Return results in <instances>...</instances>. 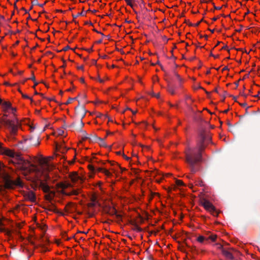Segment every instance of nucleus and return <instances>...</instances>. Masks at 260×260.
Segmentation results:
<instances>
[{
  "label": "nucleus",
  "mask_w": 260,
  "mask_h": 260,
  "mask_svg": "<svg viewBox=\"0 0 260 260\" xmlns=\"http://www.w3.org/2000/svg\"><path fill=\"white\" fill-rule=\"evenodd\" d=\"M54 168V166L47 162L46 158L42 160L38 166H30V173L34 177L33 181H40V187L44 192H48L50 187L44 181H47L49 179V173L52 171Z\"/></svg>",
  "instance_id": "nucleus-1"
},
{
  "label": "nucleus",
  "mask_w": 260,
  "mask_h": 260,
  "mask_svg": "<svg viewBox=\"0 0 260 260\" xmlns=\"http://www.w3.org/2000/svg\"><path fill=\"white\" fill-rule=\"evenodd\" d=\"M2 107L4 112L2 117L3 121L6 124L13 126V131H16L17 128L15 125L18 123L15 114L16 109L12 107L11 104L9 102L3 103Z\"/></svg>",
  "instance_id": "nucleus-2"
},
{
  "label": "nucleus",
  "mask_w": 260,
  "mask_h": 260,
  "mask_svg": "<svg viewBox=\"0 0 260 260\" xmlns=\"http://www.w3.org/2000/svg\"><path fill=\"white\" fill-rule=\"evenodd\" d=\"M203 149L202 144L196 147L188 148L185 151L187 162L192 165L200 161Z\"/></svg>",
  "instance_id": "nucleus-3"
},
{
  "label": "nucleus",
  "mask_w": 260,
  "mask_h": 260,
  "mask_svg": "<svg viewBox=\"0 0 260 260\" xmlns=\"http://www.w3.org/2000/svg\"><path fill=\"white\" fill-rule=\"evenodd\" d=\"M3 143L0 142L1 154L12 158L11 161L14 164H21L23 162V160L20 155L16 153L13 150L3 147Z\"/></svg>",
  "instance_id": "nucleus-4"
},
{
  "label": "nucleus",
  "mask_w": 260,
  "mask_h": 260,
  "mask_svg": "<svg viewBox=\"0 0 260 260\" xmlns=\"http://www.w3.org/2000/svg\"><path fill=\"white\" fill-rule=\"evenodd\" d=\"M4 187L7 189H14L16 187H22L23 183L19 177L16 179L8 174H6L3 176Z\"/></svg>",
  "instance_id": "nucleus-5"
},
{
  "label": "nucleus",
  "mask_w": 260,
  "mask_h": 260,
  "mask_svg": "<svg viewBox=\"0 0 260 260\" xmlns=\"http://www.w3.org/2000/svg\"><path fill=\"white\" fill-rule=\"evenodd\" d=\"M201 205L204 209L212 215L217 216L219 212L216 209L215 206L209 200L206 199H203L201 200Z\"/></svg>",
  "instance_id": "nucleus-6"
},
{
  "label": "nucleus",
  "mask_w": 260,
  "mask_h": 260,
  "mask_svg": "<svg viewBox=\"0 0 260 260\" xmlns=\"http://www.w3.org/2000/svg\"><path fill=\"white\" fill-rule=\"evenodd\" d=\"M30 229L34 231L35 234L38 233L40 231L41 235L43 236L47 230V226L44 223L40 224L37 223L36 226L35 227H31Z\"/></svg>",
  "instance_id": "nucleus-7"
},
{
  "label": "nucleus",
  "mask_w": 260,
  "mask_h": 260,
  "mask_svg": "<svg viewBox=\"0 0 260 260\" xmlns=\"http://www.w3.org/2000/svg\"><path fill=\"white\" fill-rule=\"evenodd\" d=\"M24 198L25 200L29 201L31 202H35L36 201L35 193L32 191H28L24 193Z\"/></svg>",
  "instance_id": "nucleus-8"
},
{
  "label": "nucleus",
  "mask_w": 260,
  "mask_h": 260,
  "mask_svg": "<svg viewBox=\"0 0 260 260\" xmlns=\"http://www.w3.org/2000/svg\"><path fill=\"white\" fill-rule=\"evenodd\" d=\"M111 171H113L112 169L108 170L105 168L102 173V174L105 176L107 181H109L108 179L111 178L113 176V174Z\"/></svg>",
  "instance_id": "nucleus-9"
},
{
  "label": "nucleus",
  "mask_w": 260,
  "mask_h": 260,
  "mask_svg": "<svg viewBox=\"0 0 260 260\" xmlns=\"http://www.w3.org/2000/svg\"><path fill=\"white\" fill-rule=\"evenodd\" d=\"M29 121H30V120L29 119H27V118L24 119L21 121V124L28 125L29 130H30V132H31L34 129L35 127L32 125L29 124Z\"/></svg>",
  "instance_id": "nucleus-10"
},
{
  "label": "nucleus",
  "mask_w": 260,
  "mask_h": 260,
  "mask_svg": "<svg viewBox=\"0 0 260 260\" xmlns=\"http://www.w3.org/2000/svg\"><path fill=\"white\" fill-rule=\"evenodd\" d=\"M70 178L73 182H76L79 179V176L76 172H73L69 175Z\"/></svg>",
  "instance_id": "nucleus-11"
},
{
  "label": "nucleus",
  "mask_w": 260,
  "mask_h": 260,
  "mask_svg": "<svg viewBox=\"0 0 260 260\" xmlns=\"http://www.w3.org/2000/svg\"><path fill=\"white\" fill-rule=\"evenodd\" d=\"M55 134L57 136H64L66 134L64 129L62 128L56 130Z\"/></svg>",
  "instance_id": "nucleus-12"
},
{
  "label": "nucleus",
  "mask_w": 260,
  "mask_h": 260,
  "mask_svg": "<svg viewBox=\"0 0 260 260\" xmlns=\"http://www.w3.org/2000/svg\"><path fill=\"white\" fill-rule=\"evenodd\" d=\"M55 145L56 150L61 151V152H64V151H66V150L64 149V146L58 144L57 143H55Z\"/></svg>",
  "instance_id": "nucleus-13"
},
{
  "label": "nucleus",
  "mask_w": 260,
  "mask_h": 260,
  "mask_svg": "<svg viewBox=\"0 0 260 260\" xmlns=\"http://www.w3.org/2000/svg\"><path fill=\"white\" fill-rule=\"evenodd\" d=\"M178 188L176 184H172L168 188V192H170L172 191H176Z\"/></svg>",
  "instance_id": "nucleus-14"
},
{
  "label": "nucleus",
  "mask_w": 260,
  "mask_h": 260,
  "mask_svg": "<svg viewBox=\"0 0 260 260\" xmlns=\"http://www.w3.org/2000/svg\"><path fill=\"white\" fill-rule=\"evenodd\" d=\"M127 5L131 7L132 9L134 8L135 6V1L134 0H124Z\"/></svg>",
  "instance_id": "nucleus-15"
},
{
  "label": "nucleus",
  "mask_w": 260,
  "mask_h": 260,
  "mask_svg": "<svg viewBox=\"0 0 260 260\" xmlns=\"http://www.w3.org/2000/svg\"><path fill=\"white\" fill-rule=\"evenodd\" d=\"M175 184H176L178 187L185 186V184L181 180L176 179Z\"/></svg>",
  "instance_id": "nucleus-16"
},
{
  "label": "nucleus",
  "mask_w": 260,
  "mask_h": 260,
  "mask_svg": "<svg viewBox=\"0 0 260 260\" xmlns=\"http://www.w3.org/2000/svg\"><path fill=\"white\" fill-rule=\"evenodd\" d=\"M194 183H195L196 185H198V186H204V183L203 181L200 179H198L197 180H196L194 182Z\"/></svg>",
  "instance_id": "nucleus-17"
},
{
  "label": "nucleus",
  "mask_w": 260,
  "mask_h": 260,
  "mask_svg": "<svg viewBox=\"0 0 260 260\" xmlns=\"http://www.w3.org/2000/svg\"><path fill=\"white\" fill-rule=\"evenodd\" d=\"M21 206L19 205H16L15 207L13 208L11 210L14 214H16L18 212Z\"/></svg>",
  "instance_id": "nucleus-18"
},
{
  "label": "nucleus",
  "mask_w": 260,
  "mask_h": 260,
  "mask_svg": "<svg viewBox=\"0 0 260 260\" xmlns=\"http://www.w3.org/2000/svg\"><path fill=\"white\" fill-rule=\"evenodd\" d=\"M96 118H101L103 120H105L107 118V115H104L101 113H98L96 115Z\"/></svg>",
  "instance_id": "nucleus-19"
},
{
  "label": "nucleus",
  "mask_w": 260,
  "mask_h": 260,
  "mask_svg": "<svg viewBox=\"0 0 260 260\" xmlns=\"http://www.w3.org/2000/svg\"><path fill=\"white\" fill-rule=\"evenodd\" d=\"M96 197L95 194L92 195L91 197V201H92V205H96Z\"/></svg>",
  "instance_id": "nucleus-20"
},
{
  "label": "nucleus",
  "mask_w": 260,
  "mask_h": 260,
  "mask_svg": "<svg viewBox=\"0 0 260 260\" xmlns=\"http://www.w3.org/2000/svg\"><path fill=\"white\" fill-rule=\"evenodd\" d=\"M87 168L88 169V170L90 171V172H92V173L93 172H95V169H94V168L93 167V165H92L91 164H88L87 165Z\"/></svg>",
  "instance_id": "nucleus-21"
},
{
  "label": "nucleus",
  "mask_w": 260,
  "mask_h": 260,
  "mask_svg": "<svg viewBox=\"0 0 260 260\" xmlns=\"http://www.w3.org/2000/svg\"><path fill=\"white\" fill-rule=\"evenodd\" d=\"M205 237L203 236H200L197 238V241L199 243H203L205 240Z\"/></svg>",
  "instance_id": "nucleus-22"
},
{
  "label": "nucleus",
  "mask_w": 260,
  "mask_h": 260,
  "mask_svg": "<svg viewBox=\"0 0 260 260\" xmlns=\"http://www.w3.org/2000/svg\"><path fill=\"white\" fill-rule=\"evenodd\" d=\"M105 169V168L99 167L96 170H95V172L102 173Z\"/></svg>",
  "instance_id": "nucleus-23"
},
{
  "label": "nucleus",
  "mask_w": 260,
  "mask_h": 260,
  "mask_svg": "<svg viewBox=\"0 0 260 260\" xmlns=\"http://www.w3.org/2000/svg\"><path fill=\"white\" fill-rule=\"evenodd\" d=\"M209 238L212 241H215L217 239V236L216 235H212L209 237Z\"/></svg>",
  "instance_id": "nucleus-24"
},
{
  "label": "nucleus",
  "mask_w": 260,
  "mask_h": 260,
  "mask_svg": "<svg viewBox=\"0 0 260 260\" xmlns=\"http://www.w3.org/2000/svg\"><path fill=\"white\" fill-rule=\"evenodd\" d=\"M168 90L171 94H174L176 93L175 90L170 87H168Z\"/></svg>",
  "instance_id": "nucleus-25"
},
{
  "label": "nucleus",
  "mask_w": 260,
  "mask_h": 260,
  "mask_svg": "<svg viewBox=\"0 0 260 260\" xmlns=\"http://www.w3.org/2000/svg\"><path fill=\"white\" fill-rule=\"evenodd\" d=\"M24 224H25L24 222H19V223H17V226L19 229H21V228H22L24 226Z\"/></svg>",
  "instance_id": "nucleus-26"
},
{
  "label": "nucleus",
  "mask_w": 260,
  "mask_h": 260,
  "mask_svg": "<svg viewBox=\"0 0 260 260\" xmlns=\"http://www.w3.org/2000/svg\"><path fill=\"white\" fill-rule=\"evenodd\" d=\"M69 185V184L68 183H61L60 184V186L63 188L68 187Z\"/></svg>",
  "instance_id": "nucleus-27"
},
{
  "label": "nucleus",
  "mask_w": 260,
  "mask_h": 260,
  "mask_svg": "<svg viewBox=\"0 0 260 260\" xmlns=\"http://www.w3.org/2000/svg\"><path fill=\"white\" fill-rule=\"evenodd\" d=\"M103 185V182L102 181H99L96 184V186H98L99 187V188L102 190V186Z\"/></svg>",
  "instance_id": "nucleus-28"
},
{
  "label": "nucleus",
  "mask_w": 260,
  "mask_h": 260,
  "mask_svg": "<svg viewBox=\"0 0 260 260\" xmlns=\"http://www.w3.org/2000/svg\"><path fill=\"white\" fill-rule=\"evenodd\" d=\"M122 157L124 159H125L127 161H129L131 159V158L127 156L123 153H122Z\"/></svg>",
  "instance_id": "nucleus-29"
},
{
  "label": "nucleus",
  "mask_w": 260,
  "mask_h": 260,
  "mask_svg": "<svg viewBox=\"0 0 260 260\" xmlns=\"http://www.w3.org/2000/svg\"><path fill=\"white\" fill-rule=\"evenodd\" d=\"M53 197V194L50 193L49 195H46V198L47 200H51Z\"/></svg>",
  "instance_id": "nucleus-30"
},
{
  "label": "nucleus",
  "mask_w": 260,
  "mask_h": 260,
  "mask_svg": "<svg viewBox=\"0 0 260 260\" xmlns=\"http://www.w3.org/2000/svg\"><path fill=\"white\" fill-rule=\"evenodd\" d=\"M77 69L78 70H81L82 71H84V66L83 65L78 66L77 67Z\"/></svg>",
  "instance_id": "nucleus-31"
},
{
  "label": "nucleus",
  "mask_w": 260,
  "mask_h": 260,
  "mask_svg": "<svg viewBox=\"0 0 260 260\" xmlns=\"http://www.w3.org/2000/svg\"><path fill=\"white\" fill-rule=\"evenodd\" d=\"M108 162H109L111 165V166H114L115 165L118 166V164L114 161H108Z\"/></svg>",
  "instance_id": "nucleus-32"
},
{
  "label": "nucleus",
  "mask_w": 260,
  "mask_h": 260,
  "mask_svg": "<svg viewBox=\"0 0 260 260\" xmlns=\"http://www.w3.org/2000/svg\"><path fill=\"white\" fill-rule=\"evenodd\" d=\"M94 173L95 172H90L89 173V178H93L94 177Z\"/></svg>",
  "instance_id": "nucleus-33"
},
{
  "label": "nucleus",
  "mask_w": 260,
  "mask_h": 260,
  "mask_svg": "<svg viewBox=\"0 0 260 260\" xmlns=\"http://www.w3.org/2000/svg\"><path fill=\"white\" fill-rule=\"evenodd\" d=\"M22 96L25 99H29V96L27 95L22 94Z\"/></svg>",
  "instance_id": "nucleus-34"
},
{
  "label": "nucleus",
  "mask_w": 260,
  "mask_h": 260,
  "mask_svg": "<svg viewBox=\"0 0 260 260\" xmlns=\"http://www.w3.org/2000/svg\"><path fill=\"white\" fill-rule=\"evenodd\" d=\"M107 118L108 119V122H113V120L110 118L107 115Z\"/></svg>",
  "instance_id": "nucleus-35"
},
{
  "label": "nucleus",
  "mask_w": 260,
  "mask_h": 260,
  "mask_svg": "<svg viewBox=\"0 0 260 260\" xmlns=\"http://www.w3.org/2000/svg\"><path fill=\"white\" fill-rule=\"evenodd\" d=\"M152 96L156 97L157 99L159 98V94L157 93L155 94H153Z\"/></svg>",
  "instance_id": "nucleus-36"
},
{
  "label": "nucleus",
  "mask_w": 260,
  "mask_h": 260,
  "mask_svg": "<svg viewBox=\"0 0 260 260\" xmlns=\"http://www.w3.org/2000/svg\"><path fill=\"white\" fill-rule=\"evenodd\" d=\"M73 194H78V191L74 190L73 193Z\"/></svg>",
  "instance_id": "nucleus-37"
},
{
  "label": "nucleus",
  "mask_w": 260,
  "mask_h": 260,
  "mask_svg": "<svg viewBox=\"0 0 260 260\" xmlns=\"http://www.w3.org/2000/svg\"><path fill=\"white\" fill-rule=\"evenodd\" d=\"M74 159H73L71 161H70V162H69V164H70V165H71V164H74Z\"/></svg>",
  "instance_id": "nucleus-38"
},
{
  "label": "nucleus",
  "mask_w": 260,
  "mask_h": 260,
  "mask_svg": "<svg viewBox=\"0 0 260 260\" xmlns=\"http://www.w3.org/2000/svg\"><path fill=\"white\" fill-rule=\"evenodd\" d=\"M4 84H5V85H10V84H9V82H5L4 83Z\"/></svg>",
  "instance_id": "nucleus-39"
},
{
  "label": "nucleus",
  "mask_w": 260,
  "mask_h": 260,
  "mask_svg": "<svg viewBox=\"0 0 260 260\" xmlns=\"http://www.w3.org/2000/svg\"><path fill=\"white\" fill-rule=\"evenodd\" d=\"M110 134H112V133H110V132H107V135H109Z\"/></svg>",
  "instance_id": "nucleus-40"
},
{
  "label": "nucleus",
  "mask_w": 260,
  "mask_h": 260,
  "mask_svg": "<svg viewBox=\"0 0 260 260\" xmlns=\"http://www.w3.org/2000/svg\"><path fill=\"white\" fill-rule=\"evenodd\" d=\"M116 153L117 154H120L121 153V151H118V152H117Z\"/></svg>",
  "instance_id": "nucleus-41"
},
{
  "label": "nucleus",
  "mask_w": 260,
  "mask_h": 260,
  "mask_svg": "<svg viewBox=\"0 0 260 260\" xmlns=\"http://www.w3.org/2000/svg\"><path fill=\"white\" fill-rule=\"evenodd\" d=\"M192 186H193V185L192 184H190L189 185V186L190 188H192Z\"/></svg>",
  "instance_id": "nucleus-42"
},
{
  "label": "nucleus",
  "mask_w": 260,
  "mask_h": 260,
  "mask_svg": "<svg viewBox=\"0 0 260 260\" xmlns=\"http://www.w3.org/2000/svg\"><path fill=\"white\" fill-rule=\"evenodd\" d=\"M37 83H35V84H34V86H33V88H35V87H36V86H37Z\"/></svg>",
  "instance_id": "nucleus-43"
},
{
  "label": "nucleus",
  "mask_w": 260,
  "mask_h": 260,
  "mask_svg": "<svg viewBox=\"0 0 260 260\" xmlns=\"http://www.w3.org/2000/svg\"><path fill=\"white\" fill-rule=\"evenodd\" d=\"M226 48H227V46H225V47H222V49H226Z\"/></svg>",
  "instance_id": "nucleus-44"
},
{
  "label": "nucleus",
  "mask_w": 260,
  "mask_h": 260,
  "mask_svg": "<svg viewBox=\"0 0 260 260\" xmlns=\"http://www.w3.org/2000/svg\"><path fill=\"white\" fill-rule=\"evenodd\" d=\"M134 114H135L136 113V112H133Z\"/></svg>",
  "instance_id": "nucleus-45"
},
{
  "label": "nucleus",
  "mask_w": 260,
  "mask_h": 260,
  "mask_svg": "<svg viewBox=\"0 0 260 260\" xmlns=\"http://www.w3.org/2000/svg\"><path fill=\"white\" fill-rule=\"evenodd\" d=\"M102 164L105 165V162H102Z\"/></svg>",
  "instance_id": "nucleus-46"
},
{
  "label": "nucleus",
  "mask_w": 260,
  "mask_h": 260,
  "mask_svg": "<svg viewBox=\"0 0 260 260\" xmlns=\"http://www.w3.org/2000/svg\"><path fill=\"white\" fill-rule=\"evenodd\" d=\"M112 210H113L112 212H115V210L114 209H112Z\"/></svg>",
  "instance_id": "nucleus-47"
},
{
  "label": "nucleus",
  "mask_w": 260,
  "mask_h": 260,
  "mask_svg": "<svg viewBox=\"0 0 260 260\" xmlns=\"http://www.w3.org/2000/svg\"><path fill=\"white\" fill-rule=\"evenodd\" d=\"M32 80H35V77L32 78Z\"/></svg>",
  "instance_id": "nucleus-48"
}]
</instances>
